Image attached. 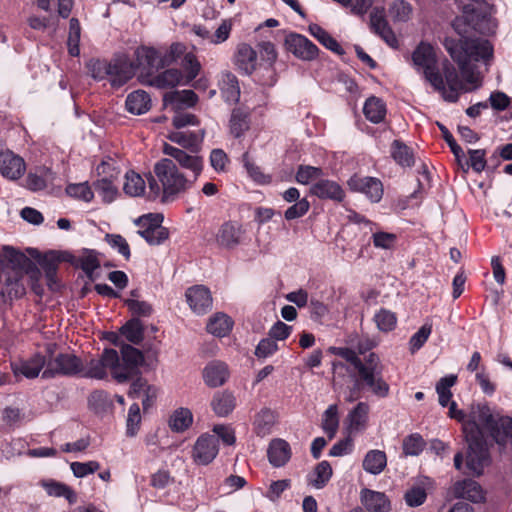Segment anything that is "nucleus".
<instances>
[{
    "instance_id": "obj_11",
    "label": "nucleus",
    "mask_w": 512,
    "mask_h": 512,
    "mask_svg": "<svg viewBox=\"0 0 512 512\" xmlns=\"http://www.w3.org/2000/svg\"><path fill=\"white\" fill-rule=\"evenodd\" d=\"M143 362L142 353L130 346L124 345L121 348V358L117 353V382L123 383L132 378L136 373L138 366Z\"/></svg>"
},
{
    "instance_id": "obj_35",
    "label": "nucleus",
    "mask_w": 512,
    "mask_h": 512,
    "mask_svg": "<svg viewBox=\"0 0 512 512\" xmlns=\"http://www.w3.org/2000/svg\"><path fill=\"white\" fill-rule=\"evenodd\" d=\"M125 106L130 113L141 115L151 108V98L149 94L143 90L133 91L128 94Z\"/></svg>"
},
{
    "instance_id": "obj_33",
    "label": "nucleus",
    "mask_w": 512,
    "mask_h": 512,
    "mask_svg": "<svg viewBox=\"0 0 512 512\" xmlns=\"http://www.w3.org/2000/svg\"><path fill=\"white\" fill-rule=\"evenodd\" d=\"M205 137V130L201 129L198 132H190V131H171L167 138L187 149L197 148L200 143L203 141Z\"/></svg>"
},
{
    "instance_id": "obj_43",
    "label": "nucleus",
    "mask_w": 512,
    "mask_h": 512,
    "mask_svg": "<svg viewBox=\"0 0 512 512\" xmlns=\"http://www.w3.org/2000/svg\"><path fill=\"white\" fill-rule=\"evenodd\" d=\"M393 159L402 167H411L414 165V155L411 148L399 140H394L391 147Z\"/></svg>"
},
{
    "instance_id": "obj_14",
    "label": "nucleus",
    "mask_w": 512,
    "mask_h": 512,
    "mask_svg": "<svg viewBox=\"0 0 512 512\" xmlns=\"http://www.w3.org/2000/svg\"><path fill=\"white\" fill-rule=\"evenodd\" d=\"M348 185L351 190L365 194L373 203H377L382 199L383 185L377 178L355 175L349 179Z\"/></svg>"
},
{
    "instance_id": "obj_49",
    "label": "nucleus",
    "mask_w": 512,
    "mask_h": 512,
    "mask_svg": "<svg viewBox=\"0 0 512 512\" xmlns=\"http://www.w3.org/2000/svg\"><path fill=\"white\" fill-rule=\"evenodd\" d=\"M65 192L68 196L84 202H90L94 197V193L88 182L68 184Z\"/></svg>"
},
{
    "instance_id": "obj_1",
    "label": "nucleus",
    "mask_w": 512,
    "mask_h": 512,
    "mask_svg": "<svg viewBox=\"0 0 512 512\" xmlns=\"http://www.w3.org/2000/svg\"><path fill=\"white\" fill-rule=\"evenodd\" d=\"M486 434L499 445L512 444V418L494 415L489 406L476 407L472 421L465 424L468 443L466 466L469 472L479 476L489 463Z\"/></svg>"
},
{
    "instance_id": "obj_17",
    "label": "nucleus",
    "mask_w": 512,
    "mask_h": 512,
    "mask_svg": "<svg viewBox=\"0 0 512 512\" xmlns=\"http://www.w3.org/2000/svg\"><path fill=\"white\" fill-rule=\"evenodd\" d=\"M370 27L387 45L392 48L398 47V39L385 18L383 8L376 7L372 10L370 14Z\"/></svg>"
},
{
    "instance_id": "obj_61",
    "label": "nucleus",
    "mask_w": 512,
    "mask_h": 512,
    "mask_svg": "<svg viewBox=\"0 0 512 512\" xmlns=\"http://www.w3.org/2000/svg\"><path fill=\"white\" fill-rule=\"evenodd\" d=\"M106 242L118 251L126 260L130 258V247L126 239L120 234H106Z\"/></svg>"
},
{
    "instance_id": "obj_54",
    "label": "nucleus",
    "mask_w": 512,
    "mask_h": 512,
    "mask_svg": "<svg viewBox=\"0 0 512 512\" xmlns=\"http://www.w3.org/2000/svg\"><path fill=\"white\" fill-rule=\"evenodd\" d=\"M242 161L248 175L252 178L253 181L262 185L271 182V177L264 174L260 167H258L250 160L248 153L243 154Z\"/></svg>"
},
{
    "instance_id": "obj_22",
    "label": "nucleus",
    "mask_w": 512,
    "mask_h": 512,
    "mask_svg": "<svg viewBox=\"0 0 512 512\" xmlns=\"http://www.w3.org/2000/svg\"><path fill=\"white\" fill-rule=\"evenodd\" d=\"M135 69L141 68L146 73L150 74L153 71L162 68L160 60V50L152 47L141 46L135 50Z\"/></svg>"
},
{
    "instance_id": "obj_56",
    "label": "nucleus",
    "mask_w": 512,
    "mask_h": 512,
    "mask_svg": "<svg viewBox=\"0 0 512 512\" xmlns=\"http://www.w3.org/2000/svg\"><path fill=\"white\" fill-rule=\"evenodd\" d=\"M78 263L85 274L93 279V273L99 268L100 262L94 251H84L78 258Z\"/></svg>"
},
{
    "instance_id": "obj_10",
    "label": "nucleus",
    "mask_w": 512,
    "mask_h": 512,
    "mask_svg": "<svg viewBox=\"0 0 512 512\" xmlns=\"http://www.w3.org/2000/svg\"><path fill=\"white\" fill-rule=\"evenodd\" d=\"M163 153L172 158L182 169L188 171L186 176H190L191 180L195 182L203 170V158L197 154H189L184 150L169 145L167 143L163 146Z\"/></svg>"
},
{
    "instance_id": "obj_27",
    "label": "nucleus",
    "mask_w": 512,
    "mask_h": 512,
    "mask_svg": "<svg viewBox=\"0 0 512 512\" xmlns=\"http://www.w3.org/2000/svg\"><path fill=\"white\" fill-rule=\"evenodd\" d=\"M241 236V225L236 222H226L219 228L216 242L221 247L233 248L240 243Z\"/></svg>"
},
{
    "instance_id": "obj_47",
    "label": "nucleus",
    "mask_w": 512,
    "mask_h": 512,
    "mask_svg": "<svg viewBox=\"0 0 512 512\" xmlns=\"http://www.w3.org/2000/svg\"><path fill=\"white\" fill-rule=\"evenodd\" d=\"M457 376L450 374L442 377L436 384L439 404L443 407L448 406L452 398L451 387L456 384Z\"/></svg>"
},
{
    "instance_id": "obj_62",
    "label": "nucleus",
    "mask_w": 512,
    "mask_h": 512,
    "mask_svg": "<svg viewBox=\"0 0 512 512\" xmlns=\"http://www.w3.org/2000/svg\"><path fill=\"white\" fill-rule=\"evenodd\" d=\"M70 468L76 478H83L98 471L100 469V463L97 461L72 462Z\"/></svg>"
},
{
    "instance_id": "obj_55",
    "label": "nucleus",
    "mask_w": 512,
    "mask_h": 512,
    "mask_svg": "<svg viewBox=\"0 0 512 512\" xmlns=\"http://www.w3.org/2000/svg\"><path fill=\"white\" fill-rule=\"evenodd\" d=\"M323 175L324 173L321 168L309 165H300L296 173V180L300 184L307 185L313 180L320 179Z\"/></svg>"
},
{
    "instance_id": "obj_23",
    "label": "nucleus",
    "mask_w": 512,
    "mask_h": 512,
    "mask_svg": "<svg viewBox=\"0 0 512 512\" xmlns=\"http://www.w3.org/2000/svg\"><path fill=\"white\" fill-rule=\"evenodd\" d=\"M229 376L228 365L219 360L209 362L203 370V380L207 386L212 388L224 385Z\"/></svg>"
},
{
    "instance_id": "obj_39",
    "label": "nucleus",
    "mask_w": 512,
    "mask_h": 512,
    "mask_svg": "<svg viewBox=\"0 0 512 512\" xmlns=\"http://www.w3.org/2000/svg\"><path fill=\"white\" fill-rule=\"evenodd\" d=\"M363 113L370 122L378 124L386 116V105L382 99L371 96L365 101Z\"/></svg>"
},
{
    "instance_id": "obj_21",
    "label": "nucleus",
    "mask_w": 512,
    "mask_h": 512,
    "mask_svg": "<svg viewBox=\"0 0 512 512\" xmlns=\"http://www.w3.org/2000/svg\"><path fill=\"white\" fill-rule=\"evenodd\" d=\"M47 360L40 354H35L27 360H20L11 363V369L15 377L24 376L32 379L39 375L42 369L46 368Z\"/></svg>"
},
{
    "instance_id": "obj_63",
    "label": "nucleus",
    "mask_w": 512,
    "mask_h": 512,
    "mask_svg": "<svg viewBox=\"0 0 512 512\" xmlns=\"http://www.w3.org/2000/svg\"><path fill=\"white\" fill-rule=\"evenodd\" d=\"M411 11V6L402 0L395 1L389 9L392 19L398 22L407 21L410 18Z\"/></svg>"
},
{
    "instance_id": "obj_4",
    "label": "nucleus",
    "mask_w": 512,
    "mask_h": 512,
    "mask_svg": "<svg viewBox=\"0 0 512 512\" xmlns=\"http://www.w3.org/2000/svg\"><path fill=\"white\" fill-rule=\"evenodd\" d=\"M383 366L379 356L371 352L366 356V364L357 371L354 385L349 389L346 401L354 402L360 397L362 389H368L374 396L385 398L390 386L383 378Z\"/></svg>"
},
{
    "instance_id": "obj_29",
    "label": "nucleus",
    "mask_w": 512,
    "mask_h": 512,
    "mask_svg": "<svg viewBox=\"0 0 512 512\" xmlns=\"http://www.w3.org/2000/svg\"><path fill=\"white\" fill-rule=\"evenodd\" d=\"M25 273L3 271V286L1 294L9 298H19L25 294L23 276Z\"/></svg>"
},
{
    "instance_id": "obj_3",
    "label": "nucleus",
    "mask_w": 512,
    "mask_h": 512,
    "mask_svg": "<svg viewBox=\"0 0 512 512\" xmlns=\"http://www.w3.org/2000/svg\"><path fill=\"white\" fill-rule=\"evenodd\" d=\"M154 173L161 186L151 177L148 197L150 199L161 197V201L165 203L174 201L195 183L191 180L190 176L182 173L176 163L170 158L159 160L154 166Z\"/></svg>"
},
{
    "instance_id": "obj_26",
    "label": "nucleus",
    "mask_w": 512,
    "mask_h": 512,
    "mask_svg": "<svg viewBox=\"0 0 512 512\" xmlns=\"http://www.w3.org/2000/svg\"><path fill=\"white\" fill-rule=\"evenodd\" d=\"M369 405L359 402L347 415V430L349 434H357L366 429L368 423Z\"/></svg>"
},
{
    "instance_id": "obj_12",
    "label": "nucleus",
    "mask_w": 512,
    "mask_h": 512,
    "mask_svg": "<svg viewBox=\"0 0 512 512\" xmlns=\"http://www.w3.org/2000/svg\"><path fill=\"white\" fill-rule=\"evenodd\" d=\"M108 81L113 87H121L135 75V65L126 54H118L109 61Z\"/></svg>"
},
{
    "instance_id": "obj_57",
    "label": "nucleus",
    "mask_w": 512,
    "mask_h": 512,
    "mask_svg": "<svg viewBox=\"0 0 512 512\" xmlns=\"http://www.w3.org/2000/svg\"><path fill=\"white\" fill-rule=\"evenodd\" d=\"M94 189L98 192L105 202H112L117 195V188L109 178H102L94 182Z\"/></svg>"
},
{
    "instance_id": "obj_24",
    "label": "nucleus",
    "mask_w": 512,
    "mask_h": 512,
    "mask_svg": "<svg viewBox=\"0 0 512 512\" xmlns=\"http://www.w3.org/2000/svg\"><path fill=\"white\" fill-rule=\"evenodd\" d=\"M234 64L243 74L251 75L256 69L257 52L246 43L239 44L234 55Z\"/></svg>"
},
{
    "instance_id": "obj_15",
    "label": "nucleus",
    "mask_w": 512,
    "mask_h": 512,
    "mask_svg": "<svg viewBox=\"0 0 512 512\" xmlns=\"http://www.w3.org/2000/svg\"><path fill=\"white\" fill-rule=\"evenodd\" d=\"M186 300L191 310L203 315L211 310L213 299L210 290L203 285H195L187 289Z\"/></svg>"
},
{
    "instance_id": "obj_7",
    "label": "nucleus",
    "mask_w": 512,
    "mask_h": 512,
    "mask_svg": "<svg viewBox=\"0 0 512 512\" xmlns=\"http://www.w3.org/2000/svg\"><path fill=\"white\" fill-rule=\"evenodd\" d=\"M117 351L111 348L104 349L99 359H90L80 373V377L102 380L107 377L109 370L112 377L117 381Z\"/></svg>"
},
{
    "instance_id": "obj_20",
    "label": "nucleus",
    "mask_w": 512,
    "mask_h": 512,
    "mask_svg": "<svg viewBox=\"0 0 512 512\" xmlns=\"http://www.w3.org/2000/svg\"><path fill=\"white\" fill-rule=\"evenodd\" d=\"M25 172L24 160L10 150L0 152V173L11 180L20 178Z\"/></svg>"
},
{
    "instance_id": "obj_19",
    "label": "nucleus",
    "mask_w": 512,
    "mask_h": 512,
    "mask_svg": "<svg viewBox=\"0 0 512 512\" xmlns=\"http://www.w3.org/2000/svg\"><path fill=\"white\" fill-rule=\"evenodd\" d=\"M444 89H436L441 92L445 100L455 102L458 100L459 91L464 88V83L460 79L455 67L447 63L443 67Z\"/></svg>"
},
{
    "instance_id": "obj_2",
    "label": "nucleus",
    "mask_w": 512,
    "mask_h": 512,
    "mask_svg": "<svg viewBox=\"0 0 512 512\" xmlns=\"http://www.w3.org/2000/svg\"><path fill=\"white\" fill-rule=\"evenodd\" d=\"M444 47L458 64L463 77L464 91L475 90L481 86L479 73L470 65V61L489 60L493 56V46L486 39L461 37L459 40L446 38Z\"/></svg>"
},
{
    "instance_id": "obj_52",
    "label": "nucleus",
    "mask_w": 512,
    "mask_h": 512,
    "mask_svg": "<svg viewBox=\"0 0 512 512\" xmlns=\"http://www.w3.org/2000/svg\"><path fill=\"white\" fill-rule=\"evenodd\" d=\"M80 34L81 28L79 21L76 18H71L69 22V35L67 40L68 50L71 56H78L80 53Z\"/></svg>"
},
{
    "instance_id": "obj_9",
    "label": "nucleus",
    "mask_w": 512,
    "mask_h": 512,
    "mask_svg": "<svg viewBox=\"0 0 512 512\" xmlns=\"http://www.w3.org/2000/svg\"><path fill=\"white\" fill-rule=\"evenodd\" d=\"M1 266L3 271L31 274L32 277L39 275L35 263L24 253L10 247L4 246L2 250Z\"/></svg>"
},
{
    "instance_id": "obj_41",
    "label": "nucleus",
    "mask_w": 512,
    "mask_h": 512,
    "mask_svg": "<svg viewBox=\"0 0 512 512\" xmlns=\"http://www.w3.org/2000/svg\"><path fill=\"white\" fill-rule=\"evenodd\" d=\"M193 423V414L190 409L180 407L176 409L169 419V427L174 432H184Z\"/></svg>"
},
{
    "instance_id": "obj_16",
    "label": "nucleus",
    "mask_w": 512,
    "mask_h": 512,
    "mask_svg": "<svg viewBox=\"0 0 512 512\" xmlns=\"http://www.w3.org/2000/svg\"><path fill=\"white\" fill-rule=\"evenodd\" d=\"M287 49L297 58L311 61L318 55L317 46L308 38L300 34H290L285 40Z\"/></svg>"
},
{
    "instance_id": "obj_28",
    "label": "nucleus",
    "mask_w": 512,
    "mask_h": 512,
    "mask_svg": "<svg viewBox=\"0 0 512 512\" xmlns=\"http://www.w3.org/2000/svg\"><path fill=\"white\" fill-rule=\"evenodd\" d=\"M361 502L369 512H389L391 509L389 499L382 492L364 489L361 491Z\"/></svg>"
},
{
    "instance_id": "obj_42",
    "label": "nucleus",
    "mask_w": 512,
    "mask_h": 512,
    "mask_svg": "<svg viewBox=\"0 0 512 512\" xmlns=\"http://www.w3.org/2000/svg\"><path fill=\"white\" fill-rule=\"evenodd\" d=\"M146 189V183L140 174L129 171L125 174L123 190L125 194L131 197L143 196Z\"/></svg>"
},
{
    "instance_id": "obj_6",
    "label": "nucleus",
    "mask_w": 512,
    "mask_h": 512,
    "mask_svg": "<svg viewBox=\"0 0 512 512\" xmlns=\"http://www.w3.org/2000/svg\"><path fill=\"white\" fill-rule=\"evenodd\" d=\"M49 359L46 368L42 372L43 378L55 376H80L83 368V361L72 353L53 354L52 346L47 347Z\"/></svg>"
},
{
    "instance_id": "obj_44",
    "label": "nucleus",
    "mask_w": 512,
    "mask_h": 512,
    "mask_svg": "<svg viewBox=\"0 0 512 512\" xmlns=\"http://www.w3.org/2000/svg\"><path fill=\"white\" fill-rule=\"evenodd\" d=\"M310 34L315 37L324 47L337 54H342L343 49L339 43L322 27L317 24H311L308 27Z\"/></svg>"
},
{
    "instance_id": "obj_5",
    "label": "nucleus",
    "mask_w": 512,
    "mask_h": 512,
    "mask_svg": "<svg viewBox=\"0 0 512 512\" xmlns=\"http://www.w3.org/2000/svg\"><path fill=\"white\" fill-rule=\"evenodd\" d=\"M412 61L416 70L423 73L434 89H444V80L436 65L435 51L430 44L421 42L412 54Z\"/></svg>"
},
{
    "instance_id": "obj_51",
    "label": "nucleus",
    "mask_w": 512,
    "mask_h": 512,
    "mask_svg": "<svg viewBox=\"0 0 512 512\" xmlns=\"http://www.w3.org/2000/svg\"><path fill=\"white\" fill-rule=\"evenodd\" d=\"M86 67L91 77L97 81L108 80L109 61L104 59H91Z\"/></svg>"
},
{
    "instance_id": "obj_30",
    "label": "nucleus",
    "mask_w": 512,
    "mask_h": 512,
    "mask_svg": "<svg viewBox=\"0 0 512 512\" xmlns=\"http://www.w3.org/2000/svg\"><path fill=\"white\" fill-rule=\"evenodd\" d=\"M453 492L455 497L466 499L474 503L481 502L484 499L481 486L471 479L456 482L453 487Z\"/></svg>"
},
{
    "instance_id": "obj_36",
    "label": "nucleus",
    "mask_w": 512,
    "mask_h": 512,
    "mask_svg": "<svg viewBox=\"0 0 512 512\" xmlns=\"http://www.w3.org/2000/svg\"><path fill=\"white\" fill-rule=\"evenodd\" d=\"M387 465V457L384 451L373 449L364 456L363 469L373 475L380 474Z\"/></svg>"
},
{
    "instance_id": "obj_53",
    "label": "nucleus",
    "mask_w": 512,
    "mask_h": 512,
    "mask_svg": "<svg viewBox=\"0 0 512 512\" xmlns=\"http://www.w3.org/2000/svg\"><path fill=\"white\" fill-rule=\"evenodd\" d=\"M121 333L133 344H139L143 339V327L138 319L128 321L122 328Z\"/></svg>"
},
{
    "instance_id": "obj_59",
    "label": "nucleus",
    "mask_w": 512,
    "mask_h": 512,
    "mask_svg": "<svg viewBox=\"0 0 512 512\" xmlns=\"http://www.w3.org/2000/svg\"><path fill=\"white\" fill-rule=\"evenodd\" d=\"M432 332L431 324H424L421 328L412 335L409 341V349L411 353H415L418 351L428 340L430 334Z\"/></svg>"
},
{
    "instance_id": "obj_58",
    "label": "nucleus",
    "mask_w": 512,
    "mask_h": 512,
    "mask_svg": "<svg viewBox=\"0 0 512 512\" xmlns=\"http://www.w3.org/2000/svg\"><path fill=\"white\" fill-rule=\"evenodd\" d=\"M186 47L181 43H173L168 49L160 50V60L162 68L174 63L181 55L185 53Z\"/></svg>"
},
{
    "instance_id": "obj_50",
    "label": "nucleus",
    "mask_w": 512,
    "mask_h": 512,
    "mask_svg": "<svg viewBox=\"0 0 512 512\" xmlns=\"http://www.w3.org/2000/svg\"><path fill=\"white\" fill-rule=\"evenodd\" d=\"M373 319L377 328L382 332L392 331L397 323L396 315L384 308L376 312Z\"/></svg>"
},
{
    "instance_id": "obj_38",
    "label": "nucleus",
    "mask_w": 512,
    "mask_h": 512,
    "mask_svg": "<svg viewBox=\"0 0 512 512\" xmlns=\"http://www.w3.org/2000/svg\"><path fill=\"white\" fill-rule=\"evenodd\" d=\"M236 406V399L230 392L223 391L214 395L211 401L213 411L220 417L229 415Z\"/></svg>"
},
{
    "instance_id": "obj_40",
    "label": "nucleus",
    "mask_w": 512,
    "mask_h": 512,
    "mask_svg": "<svg viewBox=\"0 0 512 512\" xmlns=\"http://www.w3.org/2000/svg\"><path fill=\"white\" fill-rule=\"evenodd\" d=\"M332 477V467L326 460L321 461L308 477V483L316 489L326 486Z\"/></svg>"
},
{
    "instance_id": "obj_13",
    "label": "nucleus",
    "mask_w": 512,
    "mask_h": 512,
    "mask_svg": "<svg viewBox=\"0 0 512 512\" xmlns=\"http://www.w3.org/2000/svg\"><path fill=\"white\" fill-rule=\"evenodd\" d=\"M218 452L217 438L204 433L197 438L192 448V459L197 465H208L216 458Z\"/></svg>"
},
{
    "instance_id": "obj_37",
    "label": "nucleus",
    "mask_w": 512,
    "mask_h": 512,
    "mask_svg": "<svg viewBox=\"0 0 512 512\" xmlns=\"http://www.w3.org/2000/svg\"><path fill=\"white\" fill-rule=\"evenodd\" d=\"M233 327L232 319L224 313L214 314L207 323V331L216 337H225Z\"/></svg>"
},
{
    "instance_id": "obj_25",
    "label": "nucleus",
    "mask_w": 512,
    "mask_h": 512,
    "mask_svg": "<svg viewBox=\"0 0 512 512\" xmlns=\"http://www.w3.org/2000/svg\"><path fill=\"white\" fill-rule=\"evenodd\" d=\"M310 192L320 199H329L337 202H341L345 197L341 186L337 182L328 179H320L313 184Z\"/></svg>"
},
{
    "instance_id": "obj_60",
    "label": "nucleus",
    "mask_w": 512,
    "mask_h": 512,
    "mask_svg": "<svg viewBox=\"0 0 512 512\" xmlns=\"http://www.w3.org/2000/svg\"><path fill=\"white\" fill-rule=\"evenodd\" d=\"M424 448V440L419 434H412L403 441V452L405 455L417 456Z\"/></svg>"
},
{
    "instance_id": "obj_34",
    "label": "nucleus",
    "mask_w": 512,
    "mask_h": 512,
    "mask_svg": "<svg viewBox=\"0 0 512 512\" xmlns=\"http://www.w3.org/2000/svg\"><path fill=\"white\" fill-rule=\"evenodd\" d=\"M276 413L269 408L261 409L253 421V429L257 436L265 437L272 433L276 423Z\"/></svg>"
},
{
    "instance_id": "obj_46",
    "label": "nucleus",
    "mask_w": 512,
    "mask_h": 512,
    "mask_svg": "<svg viewBox=\"0 0 512 512\" xmlns=\"http://www.w3.org/2000/svg\"><path fill=\"white\" fill-rule=\"evenodd\" d=\"M339 427L338 406L332 404L328 406L322 416V429L329 439H332Z\"/></svg>"
},
{
    "instance_id": "obj_8",
    "label": "nucleus",
    "mask_w": 512,
    "mask_h": 512,
    "mask_svg": "<svg viewBox=\"0 0 512 512\" xmlns=\"http://www.w3.org/2000/svg\"><path fill=\"white\" fill-rule=\"evenodd\" d=\"M163 216L161 214H146L135 220L140 227L138 234L150 245H159L169 236L168 230L161 226Z\"/></svg>"
},
{
    "instance_id": "obj_32",
    "label": "nucleus",
    "mask_w": 512,
    "mask_h": 512,
    "mask_svg": "<svg viewBox=\"0 0 512 512\" xmlns=\"http://www.w3.org/2000/svg\"><path fill=\"white\" fill-rule=\"evenodd\" d=\"M291 457V449L288 442L283 439H274L268 448V459L274 467L284 466Z\"/></svg>"
},
{
    "instance_id": "obj_64",
    "label": "nucleus",
    "mask_w": 512,
    "mask_h": 512,
    "mask_svg": "<svg viewBox=\"0 0 512 512\" xmlns=\"http://www.w3.org/2000/svg\"><path fill=\"white\" fill-rule=\"evenodd\" d=\"M349 344L354 347L359 354H364L376 346V341L368 335H352L349 338Z\"/></svg>"
},
{
    "instance_id": "obj_45",
    "label": "nucleus",
    "mask_w": 512,
    "mask_h": 512,
    "mask_svg": "<svg viewBox=\"0 0 512 512\" xmlns=\"http://www.w3.org/2000/svg\"><path fill=\"white\" fill-rule=\"evenodd\" d=\"M249 129L248 113L240 108L234 109L230 118V132L235 138H240Z\"/></svg>"
},
{
    "instance_id": "obj_48",
    "label": "nucleus",
    "mask_w": 512,
    "mask_h": 512,
    "mask_svg": "<svg viewBox=\"0 0 512 512\" xmlns=\"http://www.w3.org/2000/svg\"><path fill=\"white\" fill-rule=\"evenodd\" d=\"M43 487L50 496L64 497L71 504L75 503L77 500L75 492L66 484L55 481H49L43 483Z\"/></svg>"
},
{
    "instance_id": "obj_18",
    "label": "nucleus",
    "mask_w": 512,
    "mask_h": 512,
    "mask_svg": "<svg viewBox=\"0 0 512 512\" xmlns=\"http://www.w3.org/2000/svg\"><path fill=\"white\" fill-rule=\"evenodd\" d=\"M258 48L261 60L264 62V64H261V66H263V69L266 72V74L263 75L259 81L262 85L272 86L276 82V74L273 67L277 59L275 46L269 41H263L259 43Z\"/></svg>"
},
{
    "instance_id": "obj_31",
    "label": "nucleus",
    "mask_w": 512,
    "mask_h": 512,
    "mask_svg": "<svg viewBox=\"0 0 512 512\" xmlns=\"http://www.w3.org/2000/svg\"><path fill=\"white\" fill-rule=\"evenodd\" d=\"M219 89L225 102L234 104L240 98V87L237 77L231 72H223L219 80Z\"/></svg>"
}]
</instances>
